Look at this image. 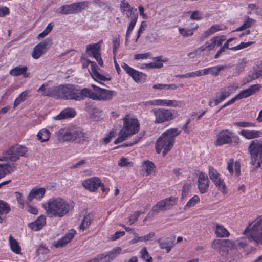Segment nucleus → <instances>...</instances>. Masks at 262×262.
Instances as JSON below:
<instances>
[{"mask_svg":"<svg viewBox=\"0 0 262 262\" xmlns=\"http://www.w3.org/2000/svg\"><path fill=\"white\" fill-rule=\"evenodd\" d=\"M27 148L20 145H15L3 152L0 156V179L14 171L17 167L15 163L20 156L26 157Z\"/></svg>","mask_w":262,"mask_h":262,"instance_id":"nucleus-1","label":"nucleus"},{"mask_svg":"<svg viewBox=\"0 0 262 262\" xmlns=\"http://www.w3.org/2000/svg\"><path fill=\"white\" fill-rule=\"evenodd\" d=\"M47 215L51 218L61 219L73 208L72 203L60 197H53L42 204Z\"/></svg>","mask_w":262,"mask_h":262,"instance_id":"nucleus-2","label":"nucleus"},{"mask_svg":"<svg viewBox=\"0 0 262 262\" xmlns=\"http://www.w3.org/2000/svg\"><path fill=\"white\" fill-rule=\"evenodd\" d=\"M84 90H86V88L79 90L73 84H60L56 86V99L80 101L85 97Z\"/></svg>","mask_w":262,"mask_h":262,"instance_id":"nucleus-3","label":"nucleus"},{"mask_svg":"<svg viewBox=\"0 0 262 262\" xmlns=\"http://www.w3.org/2000/svg\"><path fill=\"white\" fill-rule=\"evenodd\" d=\"M122 128L119 133L118 138L114 141L116 144L127 140L139 130L140 124L137 119L126 115L122 118Z\"/></svg>","mask_w":262,"mask_h":262,"instance_id":"nucleus-4","label":"nucleus"},{"mask_svg":"<svg viewBox=\"0 0 262 262\" xmlns=\"http://www.w3.org/2000/svg\"><path fill=\"white\" fill-rule=\"evenodd\" d=\"M180 133V132L176 128H170L164 132L156 142L157 152L159 154L163 149V155L164 156L170 150L173 146L176 137Z\"/></svg>","mask_w":262,"mask_h":262,"instance_id":"nucleus-5","label":"nucleus"},{"mask_svg":"<svg viewBox=\"0 0 262 262\" xmlns=\"http://www.w3.org/2000/svg\"><path fill=\"white\" fill-rule=\"evenodd\" d=\"M56 134L59 140L77 143L86 141L89 138L80 129L74 127L60 129Z\"/></svg>","mask_w":262,"mask_h":262,"instance_id":"nucleus-6","label":"nucleus"},{"mask_svg":"<svg viewBox=\"0 0 262 262\" xmlns=\"http://www.w3.org/2000/svg\"><path fill=\"white\" fill-rule=\"evenodd\" d=\"M234 243L229 239H217L212 242L211 246L224 256L229 253V250H234L236 248V245L241 248H244L247 245L245 239H242L241 241L238 239Z\"/></svg>","mask_w":262,"mask_h":262,"instance_id":"nucleus-7","label":"nucleus"},{"mask_svg":"<svg viewBox=\"0 0 262 262\" xmlns=\"http://www.w3.org/2000/svg\"><path fill=\"white\" fill-rule=\"evenodd\" d=\"M248 151L251 156V171H256L262 162V141L252 140L249 145Z\"/></svg>","mask_w":262,"mask_h":262,"instance_id":"nucleus-8","label":"nucleus"},{"mask_svg":"<svg viewBox=\"0 0 262 262\" xmlns=\"http://www.w3.org/2000/svg\"><path fill=\"white\" fill-rule=\"evenodd\" d=\"M94 91L86 88L84 91L85 97H89L95 100H108L112 98L116 95L115 92L98 87L94 84H92Z\"/></svg>","mask_w":262,"mask_h":262,"instance_id":"nucleus-9","label":"nucleus"},{"mask_svg":"<svg viewBox=\"0 0 262 262\" xmlns=\"http://www.w3.org/2000/svg\"><path fill=\"white\" fill-rule=\"evenodd\" d=\"M244 233L249 239L262 244V215L257 218L250 228H247Z\"/></svg>","mask_w":262,"mask_h":262,"instance_id":"nucleus-10","label":"nucleus"},{"mask_svg":"<svg viewBox=\"0 0 262 262\" xmlns=\"http://www.w3.org/2000/svg\"><path fill=\"white\" fill-rule=\"evenodd\" d=\"M238 88V84L237 83H233L229 86L221 88L216 94V97L210 100L208 102L209 105L211 107L217 105L229 97Z\"/></svg>","mask_w":262,"mask_h":262,"instance_id":"nucleus-11","label":"nucleus"},{"mask_svg":"<svg viewBox=\"0 0 262 262\" xmlns=\"http://www.w3.org/2000/svg\"><path fill=\"white\" fill-rule=\"evenodd\" d=\"M155 117L156 123H162L173 120L178 116L177 112L174 110L156 108L152 111Z\"/></svg>","mask_w":262,"mask_h":262,"instance_id":"nucleus-12","label":"nucleus"},{"mask_svg":"<svg viewBox=\"0 0 262 262\" xmlns=\"http://www.w3.org/2000/svg\"><path fill=\"white\" fill-rule=\"evenodd\" d=\"M239 143V137L229 130H224L220 132L217 135V138L216 141H215V144L216 146H221L223 144L230 143H233L234 145H237Z\"/></svg>","mask_w":262,"mask_h":262,"instance_id":"nucleus-13","label":"nucleus"},{"mask_svg":"<svg viewBox=\"0 0 262 262\" xmlns=\"http://www.w3.org/2000/svg\"><path fill=\"white\" fill-rule=\"evenodd\" d=\"M208 175L210 179L218 189L222 193H226L227 188L226 184L217 171L213 167L209 166Z\"/></svg>","mask_w":262,"mask_h":262,"instance_id":"nucleus-14","label":"nucleus"},{"mask_svg":"<svg viewBox=\"0 0 262 262\" xmlns=\"http://www.w3.org/2000/svg\"><path fill=\"white\" fill-rule=\"evenodd\" d=\"M177 197L171 196L158 202L152 207L151 210L156 213H159L161 211L169 210L177 203Z\"/></svg>","mask_w":262,"mask_h":262,"instance_id":"nucleus-15","label":"nucleus"},{"mask_svg":"<svg viewBox=\"0 0 262 262\" xmlns=\"http://www.w3.org/2000/svg\"><path fill=\"white\" fill-rule=\"evenodd\" d=\"M52 44V40L50 38H46L36 45L32 53V57L33 59H37L42 55L45 54L50 48Z\"/></svg>","mask_w":262,"mask_h":262,"instance_id":"nucleus-16","label":"nucleus"},{"mask_svg":"<svg viewBox=\"0 0 262 262\" xmlns=\"http://www.w3.org/2000/svg\"><path fill=\"white\" fill-rule=\"evenodd\" d=\"M102 40L98 43L90 44L86 46V53L90 56L94 57L101 66H103V62L101 57V43Z\"/></svg>","mask_w":262,"mask_h":262,"instance_id":"nucleus-17","label":"nucleus"},{"mask_svg":"<svg viewBox=\"0 0 262 262\" xmlns=\"http://www.w3.org/2000/svg\"><path fill=\"white\" fill-rule=\"evenodd\" d=\"M121 67L126 73L130 75L136 82H144L145 81L146 79L145 74L133 69L125 63H123Z\"/></svg>","mask_w":262,"mask_h":262,"instance_id":"nucleus-18","label":"nucleus"},{"mask_svg":"<svg viewBox=\"0 0 262 262\" xmlns=\"http://www.w3.org/2000/svg\"><path fill=\"white\" fill-rule=\"evenodd\" d=\"M87 62L88 63L91 64V75L92 77L97 81H98L100 84L104 85V84L101 82V81H108L111 80V77H107L104 75H101L98 72L99 68L94 61H91L90 60H88Z\"/></svg>","mask_w":262,"mask_h":262,"instance_id":"nucleus-19","label":"nucleus"},{"mask_svg":"<svg viewBox=\"0 0 262 262\" xmlns=\"http://www.w3.org/2000/svg\"><path fill=\"white\" fill-rule=\"evenodd\" d=\"M225 39L220 36H214L212 37L209 41L206 42L204 45L201 46L198 48L201 52L205 51H209L214 49L215 46H220L222 45Z\"/></svg>","mask_w":262,"mask_h":262,"instance_id":"nucleus-20","label":"nucleus"},{"mask_svg":"<svg viewBox=\"0 0 262 262\" xmlns=\"http://www.w3.org/2000/svg\"><path fill=\"white\" fill-rule=\"evenodd\" d=\"M133 10V8L127 9L125 11L126 17L130 20L126 33V42H127L129 39L132 31L136 25L138 19L137 14H135Z\"/></svg>","mask_w":262,"mask_h":262,"instance_id":"nucleus-21","label":"nucleus"},{"mask_svg":"<svg viewBox=\"0 0 262 262\" xmlns=\"http://www.w3.org/2000/svg\"><path fill=\"white\" fill-rule=\"evenodd\" d=\"M209 181L207 175L203 172L200 173L198 179V188L201 193H205L208 189Z\"/></svg>","mask_w":262,"mask_h":262,"instance_id":"nucleus-22","label":"nucleus"},{"mask_svg":"<svg viewBox=\"0 0 262 262\" xmlns=\"http://www.w3.org/2000/svg\"><path fill=\"white\" fill-rule=\"evenodd\" d=\"M82 184L86 189L93 192L101 186V181L97 177H93L84 180Z\"/></svg>","mask_w":262,"mask_h":262,"instance_id":"nucleus-23","label":"nucleus"},{"mask_svg":"<svg viewBox=\"0 0 262 262\" xmlns=\"http://www.w3.org/2000/svg\"><path fill=\"white\" fill-rule=\"evenodd\" d=\"M46 192L44 188H33L29 192L26 200L27 203H29L33 199L40 200L42 199Z\"/></svg>","mask_w":262,"mask_h":262,"instance_id":"nucleus-24","label":"nucleus"},{"mask_svg":"<svg viewBox=\"0 0 262 262\" xmlns=\"http://www.w3.org/2000/svg\"><path fill=\"white\" fill-rule=\"evenodd\" d=\"M261 87V85L259 84L252 85L248 89L240 92L239 94L236 95V97L237 100L247 98L258 92Z\"/></svg>","mask_w":262,"mask_h":262,"instance_id":"nucleus-25","label":"nucleus"},{"mask_svg":"<svg viewBox=\"0 0 262 262\" xmlns=\"http://www.w3.org/2000/svg\"><path fill=\"white\" fill-rule=\"evenodd\" d=\"M250 80H254L262 77V61H258L254 64L251 71L249 72Z\"/></svg>","mask_w":262,"mask_h":262,"instance_id":"nucleus-26","label":"nucleus"},{"mask_svg":"<svg viewBox=\"0 0 262 262\" xmlns=\"http://www.w3.org/2000/svg\"><path fill=\"white\" fill-rule=\"evenodd\" d=\"M38 93L41 96L56 97V86L47 87L44 84H42L37 90Z\"/></svg>","mask_w":262,"mask_h":262,"instance_id":"nucleus-27","label":"nucleus"},{"mask_svg":"<svg viewBox=\"0 0 262 262\" xmlns=\"http://www.w3.org/2000/svg\"><path fill=\"white\" fill-rule=\"evenodd\" d=\"M76 114V112L74 108L67 107L62 110L59 114L54 116L53 118L55 120H60L73 118Z\"/></svg>","mask_w":262,"mask_h":262,"instance_id":"nucleus-28","label":"nucleus"},{"mask_svg":"<svg viewBox=\"0 0 262 262\" xmlns=\"http://www.w3.org/2000/svg\"><path fill=\"white\" fill-rule=\"evenodd\" d=\"M46 224V217L43 215H41L33 222L28 224L29 228L34 231H38L42 228Z\"/></svg>","mask_w":262,"mask_h":262,"instance_id":"nucleus-29","label":"nucleus"},{"mask_svg":"<svg viewBox=\"0 0 262 262\" xmlns=\"http://www.w3.org/2000/svg\"><path fill=\"white\" fill-rule=\"evenodd\" d=\"M76 232L73 229H71L65 236L59 239L55 244L56 247H61L69 243L74 237Z\"/></svg>","mask_w":262,"mask_h":262,"instance_id":"nucleus-30","label":"nucleus"},{"mask_svg":"<svg viewBox=\"0 0 262 262\" xmlns=\"http://www.w3.org/2000/svg\"><path fill=\"white\" fill-rule=\"evenodd\" d=\"M239 134L245 138L250 140L260 137L262 132L259 130L243 129L240 132Z\"/></svg>","mask_w":262,"mask_h":262,"instance_id":"nucleus-31","label":"nucleus"},{"mask_svg":"<svg viewBox=\"0 0 262 262\" xmlns=\"http://www.w3.org/2000/svg\"><path fill=\"white\" fill-rule=\"evenodd\" d=\"M27 70L28 68L26 66H19L11 69L9 72V74L13 76L23 75L24 77L26 78L30 75V73L27 72Z\"/></svg>","mask_w":262,"mask_h":262,"instance_id":"nucleus-32","label":"nucleus"},{"mask_svg":"<svg viewBox=\"0 0 262 262\" xmlns=\"http://www.w3.org/2000/svg\"><path fill=\"white\" fill-rule=\"evenodd\" d=\"M227 169L229 173L233 175L234 171L236 176H238L240 174V163L238 161H236L234 163L233 159H230L227 162Z\"/></svg>","mask_w":262,"mask_h":262,"instance_id":"nucleus-33","label":"nucleus"},{"mask_svg":"<svg viewBox=\"0 0 262 262\" xmlns=\"http://www.w3.org/2000/svg\"><path fill=\"white\" fill-rule=\"evenodd\" d=\"M9 243L12 251L15 254H21V247L19 245L18 242L10 235L9 237Z\"/></svg>","mask_w":262,"mask_h":262,"instance_id":"nucleus-34","label":"nucleus"},{"mask_svg":"<svg viewBox=\"0 0 262 262\" xmlns=\"http://www.w3.org/2000/svg\"><path fill=\"white\" fill-rule=\"evenodd\" d=\"M89 2L87 1H81L75 2L72 4L73 14L77 13L84 10L88 7Z\"/></svg>","mask_w":262,"mask_h":262,"instance_id":"nucleus-35","label":"nucleus"},{"mask_svg":"<svg viewBox=\"0 0 262 262\" xmlns=\"http://www.w3.org/2000/svg\"><path fill=\"white\" fill-rule=\"evenodd\" d=\"M122 249L120 247L115 248L111 250L104 252L108 262L112 261L122 252Z\"/></svg>","mask_w":262,"mask_h":262,"instance_id":"nucleus-36","label":"nucleus"},{"mask_svg":"<svg viewBox=\"0 0 262 262\" xmlns=\"http://www.w3.org/2000/svg\"><path fill=\"white\" fill-rule=\"evenodd\" d=\"M215 232L217 236L224 237L229 236V232L223 225H219L217 223H215Z\"/></svg>","mask_w":262,"mask_h":262,"instance_id":"nucleus-37","label":"nucleus"},{"mask_svg":"<svg viewBox=\"0 0 262 262\" xmlns=\"http://www.w3.org/2000/svg\"><path fill=\"white\" fill-rule=\"evenodd\" d=\"M50 132L46 128L39 130L37 135V139L41 142H46L49 140L50 137Z\"/></svg>","mask_w":262,"mask_h":262,"instance_id":"nucleus-38","label":"nucleus"},{"mask_svg":"<svg viewBox=\"0 0 262 262\" xmlns=\"http://www.w3.org/2000/svg\"><path fill=\"white\" fill-rule=\"evenodd\" d=\"M225 29L226 27L222 25H214L205 31V35L206 36H210L212 34H213L214 33L217 31L223 30Z\"/></svg>","mask_w":262,"mask_h":262,"instance_id":"nucleus-39","label":"nucleus"},{"mask_svg":"<svg viewBox=\"0 0 262 262\" xmlns=\"http://www.w3.org/2000/svg\"><path fill=\"white\" fill-rule=\"evenodd\" d=\"M93 216L91 214H88L85 215L79 226L80 229L84 231L86 229L91 223V221L92 220Z\"/></svg>","mask_w":262,"mask_h":262,"instance_id":"nucleus-40","label":"nucleus"},{"mask_svg":"<svg viewBox=\"0 0 262 262\" xmlns=\"http://www.w3.org/2000/svg\"><path fill=\"white\" fill-rule=\"evenodd\" d=\"M161 56L156 57V62L145 64H144V67L148 69L161 68L163 67V64L161 62Z\"/></svg>","mask_w":262,"mask_h":262,"instance_id":"nucleus-41","label":"nucleus"},{"mask_svg":"<svg viewBox=\"0 0 262 262\" xmlns=\"http://www.w3.org/2000/svg\"><path fill=\"white\" fill-rule=\"evenodd\" d=\"M57 12L60 14H73L72 4L69 5H64L61 6L57 9Z\"/></svg>","mask_w":262,"mask_h":262,"instance_id":"nucleus-42","label":"nucleus"},{"mask_svg":"<svg viewBox=\"0 0 262 262\" xmlns=\"http://www.w3.org/2000/svg\"><path fill=\"white\" fill-rule=\"evenodd\" d=\"M28 92L25 91L23 92L19 96L15 99L14 102V107H16L21 102L25 101L28 96Z\"/></svg>","mask_w":262,"mask_h":262,"instance_id":"nucleus-43","label":"nucleus"},{"mask_svg":"<svg viewBox=\"0 0 262 262\" xmlns=\"http://www.w3.org/2000/svg\"><path fill=\"white\" fill-rule=\"evenodd\" d=\"M254 22V20L253 19L247 17L246 19L245 20L244 24L239 27L237 28L235 31H243L247 28H248L251 26V25Z\"/></svg>","mask_w":262,"mask_h":262,"instance_id":"nucleus-44","label":"nucleus"},{"mask_svg":"<svg viewBox=\"0 0 262 262\" xmlns=\"http://www.w3.org/2000/svg\"><path fill=\"white\" fill-rule=\"evenodd\" d=\"M200 201V198L198 195H195L191 198L187 204L185 205L184 209L187 210V209L194 206L196 203Z\"/></svg>","mask_w":262,"mask_h":262,"instance_id":"nucleus-45","label":"nucleus"},{"mask_svg":"<svg viewBox=\"0 0 262 262\" xmlns=\"http://www.w3.org/2000/svg\"><path fill=\"white\" fill-rule=\"evenodd\" d=\"M140 254L141 258L146 262H153L152 258L150 256L145 247L141 250Z\"/></svg>","mask_w":262,"mask_h":262,"instance_id":"nucleus-46","label":"nucleus"},{"mask_svg":"<svg viewBox=\"0 0 262 262\" xmlns=\"http://www.w3.org/2000/svg\"><path fill=\"white\" fill-rule=\"evenodd\" d=\"M201 76V73L200 70H198L194 72L187 73L184 74H181L177 75V77H180L181 78H188L191 77H195Z\"/></svg>","mask_w":262,"mask_h":262,"instance_id":"nucleus-47","label":"nucleus"},{"mask_svg":"<svg viewBox=\"0 0 262 262\" xmlns=\"http://www.w3.org/2000/svg\"><path fill=\"white\" fill-rule=\"evenodd\" d=\"M183 103L182 101L176 100H167L166 99L165 106L169 107H181Z\"/></svg>","mask_w":262,"mask_h":262,"instance_id":"nucleus-48","label":"nucleus"},{"mask_svg":"<svg viewBox=\"0 0 262 262\" xmlns=\"http://www.w3.org/2000/svg\"><path fill=\"white\" fill-rule=\"evenodd\" d=\"M143 168L145 170L147 174H150L151 172L154 170L155 168L154 164L149 161H146L144 162L143 164Z\"/></svg>","mask_w":262,"mask_h":262,"instance_id":"nucleus-49","label":"nucleus"},{"mask_svg":"<svg viewBox=\"0 0 262 262\" xmlns=\"http://www.w3.org/2000/svg\"><path fill=\"white\" fill-rule=\"evenodd\" d=\"M158 243H159V246L161 249H165L166 250L167 253H169L170 252L171 246L170 245V241L168 240V239H166V240L163 241L159 240Z\"/></svg>","mask_w":262,"mask_h":262,"instance_id":"nucleus-50","label":"nucleus"},{"mask_svg":"<svg viewBox=\"0 0 262 262\" xmlns=\"http://www.w3.org/2000/svg\"><path fill=\"white\" fill-rule=\"evenodd\" d=\"M179 31L180 33L185 37L191 36L193 34V30L191 29H186L184 28H179Z\"/></svg>","mask_w":262,"mask_h":262,"instance_id":"nucleus-51","label":"nucleus"},{"mask_svg":"<svg viewBox=\"0 0 262 262\" xmlns=\"http://www.w3.org/2000/svg\"><path fill=\"white\" fill-rule=\"evenodd\" d=\"M165 103L166 99H155L147 102L149 105L156 106H165Z\"/></svg>","mask_w":262,"mask_h":262,"instance_id":"nucleus-52","label":"nucleus"},{"mask_svg":"<svg viewBox=\"0 0 262 262\" xmlns=\"http://www.w3.org/2000/svg\"><path fill=\"white\" fill-rule=\"evenodd\" d=\"M253 43H254L253 42H250V41L247 42H242L239 45L230 48V50H232V51H236V50H241V49H244V48L249 47V46L253 44Z\"/></svg>","mask_w":262,"mask_h":262,"instance_id":"nucleus-53","label":"nucleus"},{"mask_svg":"<svg viewBox=\"0 0 262 262\" xmlns=\"http://www.w3.org/2000/svg\"><path fill=\"white\" fill-rule=\"evenodd\" d=\"M53 27V26L52 25L51 23L49 24L48 25V26L46 27V28H45V29L43 31V32H42L41 33H39L37 37L38 38H43V37H45L46 36H47L52 30Z\"/></svg>","mask_w":262,"mask_h":262,"instance_id":"nucleus-54","label":"nucleus"},{"mask_svg":"<svg viewBox=\"0 0 262 262\" xmlns=\"http://www.w3.org/2000/svg\"><path fill=\"white\" fill-rule=\"evenodd\" d=\"M234 125L242 127H255V124L252 122H234Z\"/></svg>","mask_w":262,"mask_h":262,"instance_id":"nucleus-55","label":"nucleus"},{"mask_svg":"<svg viewBox=\"0 0 262 262\" xmlns=\"http://www.w3.org/2000/svg\"><path fill=\"white\" fill-rule=\"evenodd\" d=\"M151 54L150 52L145 53L137 54L134 55V59L136 60L147 59L151 57Z\"/></svg>","mask_w":262,"mask_h":262,"instance_id":"nucleus-56","label":"nucleus"},{"mask_svg":"<svg viewBox=\"0 0 262 262\" xmlns=\"http://www.w3.org/2000/svg\"><path fill=\"white\" fill-rule=\"evenodd\" d=\"M94 258L96 262H108L105 253L97 255Z\"/></svg>","mask_w":262,"mask_h":262,"instance_id":"nucleus-57","label":"nucleus"},{"mask_svg":"<svg viewBox=\"0 0 262 262\" xmlns=\"http://www.w3.org/2000/svg\"><path fill=\"white\" fill-rule=\"evenodd\" d=\"M224 68V66H220L209 68L210 73L213 75H216L219 72Z\"/></svg>","mask_w":262,"mask_h":262,"instance_id":"nucleus-58","label":"nucleus"},{"mask_svg":"<svg viewBox=\"0 0 262 262\" xmlns=\"http://www.w3.org/2000/svg\"><path fill=\"white\" fill-rule=\"evenodd\" d=\"M115 132L114 130L111 131L108 135L105 138H102L101 139L102 142L104 144H107L110 141L111 139L115 136Z\"/></svg>","mask_w":262,"mask_h":262,"instance_id":"nucleus-59","label":"nucleus"},{"mask_svg":"<svg viewBox=\"0 0 262 262\" xmlns=\"http://www.w3.org/2000/svg\"><path fill=\"white\" fill-rule=\"evenodd\" d=\"M147 27V24L145 21H142L140 28L137 32V36L136 39V41H137L138 39L140 37L142 33L145 30V28Z\"/></svg>","mask_w":262,"mask_h":262,"instance_id":"nucleus-60","label":"nucleus"},{"mask_svg":"<svg viewBox=\"0 0 262 262\" xmlns=\"http://www.w3.org/2000/svg\"><path fill=\"white\" fill-rule=\"evenodd\" d=\"M15 196L19 204V207L23 208L24 206V202L21 193L18 192H16Z\"/></svg>","mask_w":262,"mask_h":262,"instance_id":"nucleus-61","label":"nucleus"},{"mask_svg":"<svg viewBox=\"0 0 262 262\" xmlns=\"http://www.w3.org/2000/svg\"><path fill=\"white\" fill-rule=\"evenodd\" d=\"M155 235V234L154 232H150L147 235L139 236V241L141 242H147L150 240L152 238H153Z\"/></svg>","mask_w":262,"mask_h":262,"instance_id":"nucleus-62","label":"nucleus"},{"mask_svg":"<svg viewBox=\"0 0 262 262\" xmlns=\"http://www.w3.org/2000/svg\"><path fill=\"white\" fill-rule=\"evenodd\" d=\"M120 46V40L119 37H115L113 39V51L115 53Z\"/></svg>","mask_w":262,"mask_h":262,"instance_id":"nucleus-63","label":"nucleus"},{"mask_svg":"<svg viewBox=\"0 0 262 262\" xmlns=\"http://www.w3.org/2000/svg\"><path fill=\"white\" fill-rule=\"evenodd\" d=\"M140 214V212L136 211L133 215H132L129 219V224L131 225L136 222L137 221L138 218Z\"/></svg>","mask_w":262,"mask_h":262,"instance_id":"nucleus-64","label":"nucleus"}]
</instances>
